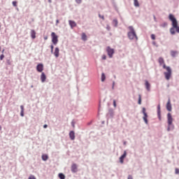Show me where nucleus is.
Segmentation results:
<instances>
[{"label":"nucleus","mask_w":179,"mask_h":179,"mask_svg":"<svg viewBox=\"0 0 179 179\" xmlns=\"http://www.w3.org/2000/svg\"><path fill=\"white\" fill-rule=\"evenodd\" d=\"M166 110L168 111H171V110H172L171 103L170 101V99L168 100V102L166 103Z\"/></svg>","instance_id":"f3484780"},{"label":"nucleus","mask_w":179,"mask_h":179,"mask_svg":"<svg viewBox=\"0 0 179 179\" xmlns=\"http://www.w3.org/2000/svg\"><path fill=\"white\" fill-rule=\"evenodd\" d=\"M127 179H134V178L132 177V176L129 175Z\"/></svg>","instance_id":"de8ad7c7"},{"label":"nucleus","mask_w":179,"mask_h":179,"mask_svg":"<svg viewBox=\"0 0 179 179\" xmlns=\"http://www.w3.org/2000/svg\"><path fill=\"white\" fill-rule=\"evenodd\" d=\"M52 54H54L55 58H58L59 57V48H55V52Z\"/></svg>","instance_id":"4468645a"},{"label":"nucleus","mask_w":179,"mask_h":179,"mask_svg":"<svg viewBox=\"0 0 179 179\" xmlns=\"http://www.w3.org/2000/svg\"><path fill=\"white\" fill-rule=\"evenodd\" d=\"M52 43L54 44V45H57L58 44V36L55 34V32H52Z\"/></svg>","instance_id":"423d86ee"},{"label":"nucleus","mask_w":179,"mask_h":179,"mask_svg":"<svg viewBox=\"0 0 179 179\" xmlns=\"http://www.w3.org/2000/svg\"><path fill=\"white\" fill-rule=\"evenodd\" d=\"M99 107H100V103H99Z\"/></svg>","instance_id":"052dcab7"},{"label":"nucleus","mask_w":179,"mask_h":179,"mask_svg":"<svg viewBox=\"0 0 179 179\" xmlns=\"http://www.w3.org/2000/svg\"><path fill=\"white\" fill-rule=\"evenodd\" d=\"M31 38H36V31L34 29L31 30Z\"/></svg>","instance_id":"5701e85b"},{"label":"nucleus","mask_w":179,"mask_h":179,"mask_svg":"<svg viewBox=\"0 0 179 179\" xmlns=\"http://www.w3.org/2000/svg\"><path fill=\"white\" fill-rule=\"evenodd\" d=\"M124 145H127V141H124Z\"/></svg>","instance_id":"864d4df0"},{"label":"nucleus","mask_w":179,"mask_h":179,"mask_svg":"<svg viewBox=\"0 0 179 179\" xmlns=\"http://www.w3.org/2000/svg\"><path fill=\"white\" fill-rule=\"evenodd\" d=\"M50 52L52 54L54 52V45H50Z\"/></svg>","instance_id":"7c9ffc66"},{"label":"nucleus","mask_w":179,"mask_h":179,"mask_svg":"<svg viewBox=\"0 0 179 179\" xmlns=\"http://www.w3.org/2000/svg\"><path fill=\"white\" fill-rule=\"evenodd\" d=\"M6 64H7V65H11V64H12V62H10V59H6Z\"/></svg>","instance_id":"2f4dec72"},{"label":"nucleus","mask_w":179,"mask_h":179,"mask_svg":"<svg viewBox=\"0 0 179 179\" xmlns=\"http://www.w3.org/2000/svg\"><path fill=\"white\" fill-rule=\"evenodd\" d=\"M114 86H115V81H113L112 90H114Z\"/></svg>","instance_id":"4c0bfd02"},{"label":"nucleus","mask_w":179,"mask_h":179,"mask_svg":"<svg viewBox=\"0 0 179 179\" xmlns=\"http://www.w3.org/2000/svg\"><path fill=\"white\" fill-rule=\"evenodd\" d=\"M29 179H36V176H31L29 177Z\"/></svg>","instance_id":"79ce46f5"},{"label":"nucleus","mask_w":179,"mask_h":179,"mask_svg":"<svg viewBox=\"0 0 179 179\" xmlns=\"http://www.w3.org/2000/svg\"><path fill=\"white\" fill-rule=\"evenodd\" d=\"M142 113L143 114V120L145 124L146 125H148L149 124V122L148 120V117L149 116L148 115V113H146V108H142Z\"/></svg>","instance_id":"20e7f679"},{"label":"nucleus","mask_w":179,"mask_h":179,"mask_svg":"<svg viewBox=\"0 0 179 179\" xmlns=\"http://www.w3.org/2000/svg\"><path fill=\"white\" fill-rule=\"evenodd\" d=\"M107 117H108L109 118H113L114 117V110L113 108H110L108 110Z\"/></svg>","instance_id":"9b49d317"},{"label":"nucleus","mask_w":179,"mask_h":179,"mask_svg":"<svg viewBox=\"0 0 179 179\" xmlns=\"http://www.w3.org/2000/svg\"><path fill=\"white\" fill-rule=\"evenodd\" d=\"M36 71L38 72H43V71H44V65L41 63L38 64L36 66Z\"/></svg>","instance_id":"1a4fd4ad"},{"label":"nucleus","mask_w":179,"mask_h":179,"mask_svg":"<svg viewBox=\"0 0 179 179\" xmlns=\"http://www.w3.org/2000/svg\"><path fill=\"white\" fill-rule=\"evenodd\" d=\"M71 171V173H78V165L76 164H72Z\"/></svg>","instance_id":"9d476101"},{"label":"nucleus","mask_w":179,"mask_h":179,"mask_svg":"<svg viewBox=\"0 0 179 179\" xmlns=\"http://www.w3.org/2000/svg\"><path fill=\"white\" fill-rule=\"evenodd\" d=\"M166 71L167 72H164L165 78L166 80H169L170 78H171V68H170V66H167Z\"/></svg>","instance_id":"39448f33"},{"label":"nucleus","mask_w":179,"mask_h":179,"mask_svg":"<svg viewBox=\"0 0 179 179\" xmlns=\"http://www.w3.org/2000/svg\"><path fill=\"white\" fill-rule=\"evenodd\" d=\"M102 124H104V122H102Z\"/></svg>","instance_id":"13d9d810"},{"label":"nucleus","mask_w":179,"mask_h":179,"mask_svg":"<svg viewBox=\"0 0 179 179\" xmlns=\"http://www.w3.org/2000/svg\"><path fill=\"white\" fill-rule=\"evenodd\" d=\"M69 25L71 26V29H73V27H76V22L73 20H69Z\"/></svg>","instance_id":"aec40b11"},{"label":"nucleus","mask_w":179,"mask_h":179,"mask_svg":"<svg viewBox=\"0 0 179 179\" xmlns=\"http://www.w3.org/2000/svg\"><path fill=\"white\" fill-rule=\"evenodd\" d=\"M138 104H142V96L141 94H138Z\"/></svg>","instance_id":"c85d7f7f"},{"label":"nucleus","mask_w":179,"mask_h":179,"mask_svg":"<svg viewBox=\"0 0 179 179\" xmlns=\"http://www.w3.org/2000/svg\"><path fill=\"white\" fill-rule=\"evenodd\" d=\"M106 29L110 31V30H111V27H110V25H107L106 26Z\"/></svg>","instance_id":"ea45409f"},{"label":"nucleus","mask_w":179,"mask_h":179,"mask_svg":"<svg viewBox=\"0 0 179 179\" xmlns=\"http://www.w3.org/2000/svg\"><path fill=\"white\" fill-rule=\"evenodd\" d=\"M44 39H45V40H47V37H45Z\"/></svg>","instance_id":"6e6d98bb"},{"label":"nucleus","mask_w":179,"mask_h":179,"mask_svg":"<svg viewBox=\"0 0 179 179\" xmlns=\"http://www.w3.org/2000/svg\"><path fill=\"white\" fill-rule=\"evenodd\" d=\"M71 125L73 128H75V122L74 121H72L71 122Z\"/></svg>","instance_id":"c03bdc74"},{"label":"nucleus","mask_w":179,"mask_h":179,"mask_svg":"<svg viewBox=\"0 0 179 179\" xmlns=\"http://www.w3.org/2000/svg\"><path fill=\"white\" fill-rule=\"evenodd\" d=\"M177 55H178V51H177V50H171V56L173 58H176V57H177Z\"/></svg>","instance_id":"dca6fc26"},{"label":"nucleus","mask_w":179,"mask_h":179,"mask_svg":"<svg viewBox=\"0 0 179 179\" xmlns=\"http://www.w3.org/2000/svg\"><path fill=\"white\" fill-rule=\"evenodd\" d=\"M58 177L60 179H65V175L62 173H59Z\"/></svg>","instance_id":"a878e982"},{"label":"nucleus","mask_w":179,"mask_h":179,"mask_svg":"<svg viewBox=\"0 0 179 179\" xmlns=\"http://www.w3.org/2000/svg\"><path fill=\"white\" fill-rule=\"evenodd\" d=\"M45 79H47V76H45V73L44 72H42L41 75V83H44V82H45Z\"/></svg>","instance_id":"2eb2a0df"},{"label":"nucleus","mask_w":179,"mask_h":179,"mask_svg":"<svg viewBox=\"0 0 179 179\" xmlns=\"http://www.w3.org/2000/svg\"><path fill=\"white\" fill-rule=\"evenodd\" d=\"M134 6H136V8H139V1H138V0H134Z\"/></svg>","instance_id":"bb28decb"},{"label":"nucleus","mask_w":179,"mask_h":179,"mask_svg":"<svg viewBox=\"0 0 179 179\" xmlns=\"http://www.w3.org/2000/svg\"><path fill=\"white\" fill-rule=\"evenodd\" d=\"M158 62L159 65H163L164 64V59H163V57H159L158 59Z\"/></svg>","instance_id":"b1692460"},{"label":"nucleus","mask_w":179,"mask_h":179,"mask_svg":"<svg viewBox=\"0 0 179 179\" xmlns=\"http://www.w3.org/2000/svg\"><path fill=\"white\" fill-rule=\"evenodd\" d=\"M31 87H34V86H33V85H31Z\"/></svg>","instance_id":"4d7b16f0"},{"label":"nucleus","mask_w":179,"mask_h":179,"mask_svg":"<svg viewBox=\"0 0 179 179\" xmlns=\"http://www.w3.org/2000/svg\"><path fill=\"white\" fill-rule=\"evenodd\" d=\"M48 125H47V124H44V125H43V128H45H45H48Z\"/></svg>","instance_id":"8fccbe9b"},{"label":"nucleus","mask_w":179,"mask_h":179,"mask_svg":"<svg viewBox=\"0 0 179 179\" xmlns=\"http://www.w3.org/2000/svg\"><path fill=\"white\" fill-rule=\"evenodd\" d=\"M112 24L114 27H118V20L117 18L113 19Z\"/></svg>","instance_id":"6ab92c4d"},{"label":"nucleus","mask_w":179,"mask_h":179,"mask_svg":"<svg viewBox=\"0 0 179 179\" xmlns=\"http://www.w3.org/2000/svg\"><path fill=\"white\" fill-rule=\"evenodd\" d=\"M162 65H163L164 69H167V66H166V64L164 63V64Z\"/></svg>","instance_id":"a18cd8bd"},{"label":"nucleus","mask_w":179,"mask_h":179,"mask_svg":"<svg viewBox=\"0 0 179 179\" xmlns=\"http://www.w3.org/2000/svg\"><path fill=\"white\" fill-rule=\"evenodd\" d=\"M167 26H169V24L166 22L160 24V27L164 28V27H167Z\"/></svg>","instance_id":"c756f323"},{"label":"nucleus","mask_w":179,"mask_h":179,"mask_svg":"<svg viewBox=\"0 0 179 179\" xmlns=\"http://www.w3.org/2000/svg\"><path fill=\"white\" fill-rule=\"evenodd\" d=\"M154 22H157V19L156 18V15H153Z\"/></svg>","instance_id":"37998d69"},{"label":"nucleus","mask_w":179,"mask_h":179,"mask_svg":"<svg viewBox=\"0 0 179 179\" xmlns=\"http://www.w3.org/2000/svg\"><path fill=\"white\" fill-rule=\"evenodd\" d=\"M101 82H104V80H106V74L104 73H101Z\"/></svg>","instance_id":"cd10ccee"},{"label":"nucleus","mask_w":179,"mask_h":179,"mask_svg":"<svg viewBox=\"0 0 179 179\" xmlns=\"http://www.w3.org/2000/svg\"><path fill=\"white\" fill-rule=\"evenodd\" d=\"M69 138L71 141H75V131H71L69 132Z\"/></svg>","instance_id":"a211bd4d"},{"label":"nucleus","mask_w":179,"mask_h":179,"mask_svg":"<svg viewBox=\"0 0 179 179\" xmlns=\"http://www.w3.org/2000/svg\"><path fill=\"white\" fill-rule=\"evenodd\" d=\"M127 157V151H124L123 155H122L120 157V162L122 164L124 163V159Z\"/></svg>","instance_id":"ddd939ff"},{"label":"nucleus","mask_w":179,"mask_h":179,"mask_svg":"<svg viewBox=\"0 0 179 179\" xmlns=\"http://www.w3.org/2000/svg\"><path fill=\"white\" fill-rule=\"evenodd\" d=\"M81 38L83 41H87V36L85 33L82 34Z\"/></svg>","instance_id":"4be33fe9"},{"label":"nucleus","mask_w":179,"mask_h":179,"mask_svg":"<svg viewBox=\"0 0 179 179\" xmlns=\"http://www.w3.org/2000/svg\"><path fill=\"white\" fill-rule=\"evenodd\" d=\"M157 117L159 121H162V110L160 109V104L157 105Z\"/></svg>","instance_id":"6e6552de"},{"label":"nucleus","mask_w":179,"mask_h":179,"mask_svg":"<svg viewBox=\"0 0 179 179\" xmlns=\"http://www.w3.org/2000/svg\"><path fill=\"white\" fill-rule=\"evenodd\" d=\"M169 19L172 22V27L170 28L169 31L171 36H174L176 31V33H179L178 22L177 21V18H176L173 14H169Z\"/></svg>","instance_id":"f257e3e1"},{"label":"nucleus","mask_w":179,"mask_h":179,"mask_svg":"<svg viewBox=\"0 0 179 179\" xmlns=\"http://www.w3.org/2000/svg\"><path fill=\"white\" fill-rule=\"evenodd\" d=\"M20 108H21L20 116L24 117V106H23V105H21Z\"/></svg>","instance_id":"412c9836"},{"label":"nucleus","mask_w":179,"mask_h":179,"mask_svg":"<svg viewBox=\"0 0 179 179\" xmlns=\"http://www.w3.org/2000/svg\"><path fill=\"white\" fill-rule=\"evenodd\" d=\"M113 106L114 107H117V103L115 102V100L113 101Z\"/></svg>","instance_id":"49530a36"},{"label":"nucleus","mask_w":179,"mask_h":179,"mask_svg":"<svg viewBox=\"0 0 179 179\" xmlns=\"http://www.w3.org/2000/svg\"><path fill=\"white\" fill-rule=\"evenodd\" d=\"M129 31L127 32V37L129 40H135V41H138V35H136V31H135V29L133 26H129L128 27Z\"/></svg>","instance_id":"f03ea898"},{"label":"nucleus","mask_w":179,"mask_h":179,"mask_svg":"<svg viewBox=\"0 0 179 179\" xmlns=\"http://www.w3.org/2000/svg\"><path fill=\"white\" fill-rule=\"evenodd\" d=\"M87 125H92V122H88Z\"/></svg>","instance_id":"603ef678"},{"label":"nucleus","mask_w":179,"mask_h":179,"mask_svg":"<svg viewBox=\"0 0 179 179\" xmlns=\"http://www.w3.org/2000/svg\"><path fill=\"white\" fill-rule=\"evenodd\" d=\"M42 160L43 162H47V160H48V155H42Z\"/></svg>","instance_id":"393cba45"},{"label":"nucleus","mask_w":179,"mask_h":179,"mask_svg":"<svg viewBox=\"0 0 179 179\" xmlns=\"http://www.w3.org/2000/svg\"><path fill=\"white\" fill-rule=\"evenodd\" d=\"M153 44H155V42H153Z\"/></svg>","instance_id":"bf43d9fd"},{"label":"nucleus","mask_w":179,"mask_h":179,"mask_svg":"<svg viewBox=\"0 0 179 179\" xmlns=\"http://www.w3.org/2000/svg\"><path fill=\"white\" fill-rule=\"evenodd\" d=\"M167 120H168V127H167V131L170 132V131L174 130V124H173V116L171 115V113H169L167 114Z\"/></svg>","instance_id":"7ed1b4c3"},{"label":"nucleus","mask_w":179,"mask_h":179,"mask_svg":"<svg viewBox=\"0 0 179 179\" xmlns=\"http://www.w3.org/2000/svg\"><path fill=\"white\" fill-rule=\"evenodd\" d=\"M76 2L80 5V3H82V0H76Z\"/></svg>","instance_id":"58836bf2"},{"label":"nucleus","mask_w":179,"mask_h":179,"mask_svg":"<svg viewBox=\"0 0 179 179\" xmlns=\"http://www.w3.org/2000/svg\"><path fill=\"white\" fill-rule=\"evenodd\" d=\"M151 38H152V40H156V35H155L154 34H152Z\"/></svg>","instance_id":"72a5a7b5"},{"label":"nucleus","mask_w":179,"mask_h":179,"mask_svg":"<svg viewBox=\"0 0 179 179\" xmlns=\"http://www.w3.org/2000/svg\"><path fill=\"white\" fill-rule=\"evenodd\" d=\"M3 58H5V55L3 54H2L1 55H0V60L2 61L3 59Z\"/></svg>","instance_id":"c9c22d12"},{"label":"nucleus","mask_w":179,"mask_h":179,"mask_svg":"<svg viewBox=\"0 0 179 179\" xmlns=\"http://www.w3.org/2000/svg\"><path fill=\"white\" fill-rule=\"evenodd\" d=\"M106 51L108 52V55L109 58H113V55H114V49L110 48V46H108Z\"/></svg>","instance_id":"0eeeda50"},{"label":"nucleus","mask_w":179,"mask_h":179,"mask_svg":"<svg viewBox=\"0 0 179 179\" xmlns=\"http://www.w3.org/2000/svg\"><path fill=\"white\" fill-rule=\"evenodd\" d=\"M102 59H103V60L107 59V56H106V55H102Z\"/></svg>","instance_id":"a19ab883"},{"label":"nucleus","mask_w":179,"mask_h":179,"mask_svg":"<svg viewBox=\"0 0 179 179\" xmlns=\"http://www.w3.org/2000/svg\"><path fill=\"white\" fill-rule=\"evenodd\" d=\"M48 1L49 3H52V0H48Z\"/></svg>","instance_id":"3c124183"},{"label":"nucleus","mask_w":179,"mask_h":179,"mask_svg":"<svg viewBox=\"0 0 179 179\" xmlns=\"http://www.w3.org/2000/svg\"><path fill=\"white\" fill-rule=\"evenodd\" d=\"M99 17H100L101 19H102V20H104V15H101V14H99Z\"/></svg>","instance_id":"e433bc0d"},{"label":"nucleus","mask_w":179,"mask_h":179,"mask_svg":"<svg viewBox=\"0 0 179 179\" xmlns=\"http://www.w3.org/2000/svg\"><path fill=\"white\" fill-rule=\"evenodd\" d=\"M175 174H179V169L178 168H176Z\"/></svg>","instance_id":"f704fd0d"},{"label":"nucleus","mask_w":179,"mask_h":179,"mask_svg":"<svg viewBox=\"0 0 179 179\" xmlns=\"http://www.w3.org/2000/svg\"><path fill=\"white\" fill-rule=\"evenodd\" d=\"M58 23H59V20H56V26H58Z\"/></svg>","instance_id":"09e8293b"},{"label":"nucleus","mask_w":179,"mask_h":179,"mask_svg":"<svg viewBox=\"0 0 179 179\" xmlns=\"http://www.w3.org/2000/svg\"><path fill=\"white\" fill-rule=\"evenodd\" d=\"M13 6H15V8H16V6H17V1H13Z\"/></svg>","instance_id":"473e14b6"},{"label":"nucleus","mask_w":179,"mask_h":179,"mask_svg":"<svg viewBox=\"0 0 179 179\" xmlns=\"http://www.w3.org/2000/svg\"><path fill=\"white\" fill-rule=\"evenodd\" d=\"M4 51H5V49H3V50H2V52H4Z\"/></svg>","instance_id":"5fc2aeb1"},{"label":"nucleus","mask_w":179,"mask_h":179,"mask_svg":"<svg viewBox=\"0 0 179 179\" xmlns=\"http://www.w3.org/2000/svg\"><path fill=\"white\" fill-rule=\"evenodd\" d=\"M145 89L148 92H150V83H149V81L148 80H145Z\"/></svg>","instance_id":"f8f14e48"}]
</instances>
